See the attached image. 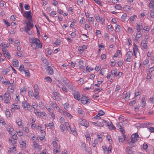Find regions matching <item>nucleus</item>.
Segmentation results:
<instances>
[{
  "label": "nucleus",
  "mask_w": 154,
  "mask_h": 154,
  "mask_svg": "<svg viewBox=\"0 0 154 154\" xmlns=\"http://www.w3.org/2000/svg\"><path fill=\"white\" fill-rule=\"evenodd\" d=\"M31 46L33 48L35 49L38 48H42V45L40 43L39 40L38 39L36 38L33 39L32 40Z\"/></svg>",
  "instance_id": "f257e3e1"
},
{
  "label": "nucleus",
  "mask_w": 154,
  "mask_h": 154,
  "mask_svg": "<svg viewBox=\"0 0 154 154\" xmlns=\"http://www.w3.org/2000/svg\"><path fill=\"white\" fill-rule=\"evenodd\" d=\"M22 13H23V16L25 17L28 20H31V19H32V17L31 14V11H24Z\"/></svg>",
  "instance_id": "f03ea898"
},
{
  "label": "nucleus",
  "mask_w": 154,
  "mask_h": 154,
  "mask_svg": "<svg viewBox=\"0 0 154 154\" xmlns=\"http://www.w3.org/2000/svg\"><path fill=\"white\" fill-rule=\"evenodd\" d=\"M138 137L139 135L137 133H135L131 135V141L130 143H134L136 142L137 141Z\"/></svg>",
  "instance_id": "7ed1b4c3"
},
{
  "label": "nucleus",
  "mask_w": 154,
  "mask_h": 154,
  "mask_svg": "<svg viewBox=\"0 0 154 154\" xmlns=\"http://www.w3.org/2000/svg\"><path fill=\"white\" fill-rule=\"evenodd\" d=\"M4 98H6L5 100V102L6 103H9L11 98L9 93L8 92L5 93L4 94Z\"/></svg>",
  "instance_id": "20e7f679"
},
{
  "label": "nucleus",
  "mask_w": 154,
  "mask_h": 154,
  "mask_svg": "<svg viewBox=\"0 0 154 154\" xmlns=\"http://www.w3.org/2000/svg\"><path fill=\"white\" fill-rule=\"evenodd\" d=\"M79 123L80 125L85 126L86 127H88L89 126L88 123L84 119H80L79 120Z\"/></svg>",
  "instance_id": "39448f33"
},
{
  "label": "nucleus",
  "mask_w": 154,
  "mask_h": 154,
  "mask_svg": "<svg viewBox=\"0 0 154 154\" xmlns=\"http://www.w3.org/2000/svg\"><path fill=\"white\" fill-rule=\"evenodd\" d=\"M2 51L5 57L8 59H9L11 58V56L9 53V52L6 49L3 48L2 49Z\"/></svg>",
  "instance_id": "423d86ee"
},
{
  "label": "nucleus",
  "mask_w": 154,
  "mask_h": 154,
  "mask_svg": "<svg viewBox=\"0 0 154 154\" xmlns=\"http://www.w3.org/2000/svg\"><path fill=\"white\" fill-rule=\"evenodd\" d=\"M147 42L145 39H143L141 42V46L143 49H146L148 47Z\"/></svg>",
  "instance_id": "0eeeda50"
},
{
  "label": "nucleus",
  "mask_w": 154,
  "mask_h": 154,
  "mask_svg": "<svg viewBox=\"0 0 154 154\" xmlns=\"http://www.w3.org/2000/svg\"><path fill=\"white\" fill-rule=\"evenodd\" d=\"M45 68L48 72L49 74L52 75L53 74V69L51 67L48 65H46Z\"/></svg>",
  "instance_id": "6e6552de"
},
{
  "label": "nucleus",
  "mask_w": 154,
  "mask_h": 154,
  "mask_svg": "<svg viewBox=\"0 0 154 154\" xmlns=\"http://www.w3.org/2000/svg\"><path fill=\"white\" fill-rule=\"evenodd\" d=\"M88 97H86L85 96L82 95L81 100V103L83 104L86 103L88 102L87 100H88Z\"/></svg>",
  "instance_id": "1a4fd4ad"
},
{
  "label": "nucleus",
  "mask_w": 154,
  "mask_h": 154,
  "mask_svg": "<svg viewBox=\"0 0 154 154\" xmlns=\"http://www.w3.org/2000/svg\"><path fill=\"white\" fill-rule=\"evenodd\" d=\"M74 97L75 99L79 101L80 99V96L78 92L76 91L73 94Z\"/></svg>",
  "instance_id": "9d476101"
},
{
  "label": "nucleus",
  "mask_w": 154,
  "mask_h": 154,
  "mask_svg": "<svg viewBox=\"0 0 154 154\" xmlns=\"http://www.w3.org/2000/svg\"><path fill=\"white\" fill-rule=\"evenodd\" d=\"M22 106L24 108H28L30 106L29 103L25 101L22 102Z\"/></svg>",
  "instance_id": "9b49d317"
},
{
  "label": "nucleus",
  "mask_w": 154,
  "mask_h": 154,
  "mask_svg": "<svg viewBox=\"0 0 154 154\" xmlns=\"http://www.w3.org/2000/svg\"><path fill=\"white\" fill-rule=\"evenodd\" d=\"M133 45L134 46V47H133V48L134 54L135 55V56L136 57V51L137 52L139 50L138 49L137 46L135 43Z\"/></svg>",
  "instance_id": "f8f14e48"
},
{
  "label": "nucleus",
  "mask_w": 154,
  "mask_h": 154,
  "mask_svg": "<svg viewBox=\"0 0 154 154\" xmlns=\"http://www.w3.org/2000/svg\"><path fill=\"white\" fill-rule=\"evenodd\" d=\"M32 20H29V21L28 22H26V26H28L29 27L32 28L33 26V25L32 24Z\"/></svg>",
  "instance_id": "ddd939ff"
},
{
  "label": "nucleus",
  "mask_w": 154,
  "mask_h": 154,
  "mask_svg": "<svg viewBox=\"0 0 154 154\" xmlns=\"http://www.w3.org/2000/svg\"><path fill=\"white\" fill-rule=\"evenodd\" d=\"M54 147V152L57 153L60 152V149H59V146H58L57 144L53 146Z\"/></svg>",
  "instance_id": "4468645a"
},
{
  "label": "nucleus",
  "mask_w": 154,
  "mask_h": 154,
  "mask_svg": "<svg viewBox=\"0 0 154 154\" xmlns=\"http://www.w3.org/2000/svg\"><path fill=\"white\" fill-rule=\"evenodd\" d=\"M92 123L94 125L95 124V125L96 126H97L100 127H102L104 125V124L103 123H101V122H93Z\"/></svg>",
  "instance_id": "2eb2a0df"
},
{
  "label": "nucleus",
  "mask_w": 154,
  "mask_h": 154,
  "mask_svg": "<svg viewBox=\"0 0 154 154\" xmlns=\"http://www.w3.org/2000/svg\"><path fill=\"white\" fill-rule=\"evenodd\" d=\"M143 28V26L142 24H137L136 26V29L138 32H140V31Z\"/></svg>",
  "instance_id": "dca6fc26"
},
{
  "label": "nucleus",
  "mask_w": 154,
  "mask_h": 154,
  "mask_svg": "<svg viewBox=\"0 0 154 154\" xmlns=\"http://www.w3.org/2000/svg\"><path fill=\"white\" fill-rule=\"evenodd\" d=\"M146 104L145 98L144 97H143L142 99V100L141 102V107L144 108L146 106Z\"/></svg>",
  "instance_id": "f3484780"
},
{
  "label": "nucleus",
  "mask_w": 154,
  "mask_h": 154,
  "mask_svg": "<svg viewBox=\"0 0 154 154\" xmlns=\"http://www.w3.org/2000/svg\"><path fill=\"white\" fill-rule=\"evenodd\" d=\"M131 148L130 147H128L126 149V152L127 154H132L133 152L131 150Z\"/></svg>",
  "instance_id": "a211bd4d"
},
{
  "label": "nucleus",
  "mask_w": 154,
  "mask_h": 154,
  "mask_svg": "<svg viewBox=\"0 0 154 154\" xmlns=\"http://www.w3.org/2000/svg\"><path fill=\"white\" fill-rule=\"evenodd\" d=\"M13 64L15 67H17L18 66V61L16 59H14L13 60Z\"/></svg>",
  "instance_id": "6ab92c4d"
},
{
  "label": "nucleus",
  "mask_w": 154,
  "mask_h": 154,
  "mask_svg": "<svg viewBox=\"0 0 154 154\" xmlns=\"http://www.w3.org/2000/svg\"><path fill=\"white\" fill-rule=\"evenodd\" d=\"M33 144L35 148L38 149H41V146L38 144V142H33Z\"/></svg>",
  "instance_id": "aec40b11"
},
{
  "label": "nucleus",
  "mask_w": 154,
  "mask_h": 154,
  "mask_svg": "<svg viewBox=\"0 0 154 154\" xmlns=\"http://www.w3.org/2000/svg\"><path fill=\"white\" fill-rule=\"evenodd\" d=\"M31 27H28V26H26L25 27L24 29L25 31L29 35H30L31 34L29 33V31L31 29Z\"/></svg>",
  "instance_id": "412c9836"
},
{
  "label": "nucleus",
  "mask_w": 154,
  "mask_h": 154,
  "mask_svg": "<svg viewBox=\"0 0 154 154\" xmlns=\"http://www.w3.org/2000/svg\"><path fill=\"white\" fill-rule=\"evenodd\" d=\"M10 45L9 43H8L7 44H5L4 43H2L1 45H2V49H3V48L6 49V48L10 46Z\"/></svg>",
  "instance_id": "4be33fe9"
},
{
  "label": "nucleus",
  "mask_w": 154,
  "mask_h": 154,
  "mask_svg": "<svg viewBox=\"0 0 154 154\" xmlns=\"http://www.w3.org/2000/svg\"><path fill=\"white\" fill-rule=\"evenodd\" d=\"M9 142H11L12 146H13L14 144H16L17 143V140L12 139H10V138L9 140Z\"/></svg>",
  "instance_id": "5701e85b"
},
{
  "label": "nucleus",
  "mask_w": 154,
  "mask_h": 154,
  "mask_svg": "<svg viewBox=\"0 0 154 154\" xmlns=\"http://www.w3.org/2000/svg\"><path fill=\"white\" fill-rule=\"evenodd\" d=\"M127 15L126 14H125L122 15L121 17V20L122 21H127Z\"/></svg>",
  "instance_id": "b1692460"
},
{
  "label": "nucleus",
  "mask_w": 154,
  "mask_h": 154,
  "mask_svg": "<svg viewBox=\"0 0 154 154\" xmlns=\"http://www.w3.org/2000/svg\"><path fill=\"white\" fill-rule=\"evenodd\" d=\"M66 85L70 90H73L74 89V87L72 83H69Z\"/></svg>",
  "instance_id": "393cba45"
},
{
  "label": "nucleus",
  "mask_w": 154,
  "mask_h": 154,
  "mask_svg": "<svg viewBox=\"0 0 154 154\" xmlns=\"http://www.w3.org/2000/svg\"><path fill=\"white\" fill-rule=\"evenodd\" d=\"M130 96V93L127 92L126 94L125 97V100H128L129 99V98Z\"/></svg>",
  "instance_id": "a878e982"
},
{
  "label": "nucleus",
  "mask_w": 154,
  "mask_h": 154,
  "mask_svg": "<svg viewBox=\"0 0 154 154\" xmlns=\"http://www.w3.org/2000/svg\"><path fill=\"white\" fill-rule=\"evenodd\" d=\"M103 135L102 134H98L97 135V138L99 139V141L101 142H102V138Z\"/></svg>",
  "instance_id": "bb28decb"
},
{
  "label": "nucleus",
  "mask_w": 154,
  "mask_h": 154,
  "mask_svg": "<svg viewBox=\"0 0 154 154\" xmlns=\"http://www.w3.org/2000/svg\"><path fill=\"white\" fill-rule=\"evenodd\" d=\"M63 82L66 85H67V84H69V80L66 78H64L63 79Z\"/></svg>",
  "instance_id": "cd10ccee"
},
{
  "label": "nucleus",
  "mask_w": 154,
  "mask_h": 154,
  "mask_svg": "<svg viewBox=\"0 0 154 154\" xmlns=\"http://www.w3.org/2000/svg\"><path fill=\"white\" fill-rule=\"evenodd\" d=\"M49 114L51 116L52 118L53 119L55 118V115L53 113V109H50L49 112Z\"/></svg>",
  "instance_id": "c85d7f7f"
},
{
  "label": "nucleus",
  "mask_w": 154,
  "mask_h": 154,
  "mask_svg": "<svg viewBox=\"0 0 154 154\" xmlns=\"http://www.w3.org/2000/svg\"><path fill=\"white\" fill-rule=\"evenodd\" d=\"M16 122L18 126H21L22 122L21 120L20 119H19L17 120L16 121Z\"/></svg>",
  "instance_id": "c756f323"
},
{
  "label": "nucleus",
  "mask_w": 154,
  "mask_h": 154,
  "mask_svg": "<svg viewBox=\"0 0 154 154\" xmlns=\"http://www.w3.org/2000/svg\"><path fill=\"white\" fill-rule=\"evenodd\" d=\"M149 7L151 8H152L154 7V1L150 2L149 5Z\"/></svg>",
  "instance_id": "7c9ffc66"
},
{
  "label": "nucleus",
  "mask_w": 154,
  "mask_h": 154,
  "mask_svg": "<svg viewBox=\"0 0 154 154\" xmlns=\"http://www.w3.org/2000/svg\"><path fill=\"white\" fill-rule=\"evenodd\" d=\"M32 139L33 140V143L34 142H38L39 140L38 138L36 137L33 136L32 138Z\"/></svg>",
  "instance_id": "2f4dec72"
},
{
  "label": "nucleus",
  "mask_w": 154,
  "mask_h": 154,
  "mask_svg": "<svg viewBox=\"0 0 154 154\" xmlns=\"http://www.w3.org/2000/svg\"><path fill=\"white\" fill-rule=\"evenodd\" d=\"M137 18V16L134 15L130 17V20L131 21H133L134 20L136 19Z\"/></svg>",
  "instance_id": "473e14b6"
},
{
  "label": "nucleus",
  "mask_w": 154,
  "mask_h": 154,
  "mask_svg": "<svg viewBox=\"0 0 154 154\" xmlns=\"http://www.w3.org/2000/svg\"><path fill=\"white\" fill-rule=\"evenodd\" d=\"M58 93L57 92H54L53 96V98L54 100H56L57 99V97H58Z\"/></svg>",
  "instance_id": "72a5a7b5"
},
{
  "label": "nucleus",
  "mask_w": 154,
  "mask_h": 154,
  "mask_svg": "<svg viewBox=\"0 0 154 154\" xmlns=\"http://www.w3.org/2000/svg\"><path fill=\"white\" fill-rule=\"evenodd\" d=\"M65 125L66 128L68 130H71V128H70L69 125V124L68 122H65Z\"/></svg>",
  "instance_id": "f704fd0d"
},
{
  "label": "nucleus",
  "mask_w": 154,
  "mask_h": 154,
  "mask_svg": "<svg viewBox=\"0 0 154 154\" xmlns=\"http://www.w3.org/2000/svg\"><path fill=\"white\" fill-rule=\"evenodd\" d=\"M54 125L53 122L50 123L48 125L45 124V126L46 127H49L50 128H51V127H53L54 126Z\"/></svg>",
  "instance_id": "c9c22d12"
},
{
  "label": "nucleus",
  "mask_w": 154,
  "mask_h": 154,
  "mask_svg": "<svg viewBox=\"0 0 154 154\" xmlns=\"http://www.w3.org/2000/svg\"><path fill=\"white\" fill-rule=\"evenodd\" d=\"M133 55L132 52L130 51H128L127 54L126 56L127 57H131Z\"/></svg>",
  "instance_id": "e433bc0d"
},
{
  "label": "nucleus",
  "mask_w": 154,
  "mask_h": 154,
  "mask_svg": "<svg viewBox=\"0 0 154 154\" xmlns=\"http://www.w3.org/2000/svg\"><path fill=\"white\" fill-rule=\"evenodd\" d=\"M63 115L65 116L70 118L72 117V116L69 113L66 112H63Z\"/></svg>",
  "instance_id": "4c0bfd02"
},
{
  "label": "nucleus",
  "mask_w": 154,
  "mask_h": 154,
  "mask_svg": "<svg viewBox=\"0 0 154 154\" xmlns=\"http://www.w3.org/2000/svg\"><path fill=\"white\" fill-rule=\"evenodd\" d=\"M150 12V15L151 17L152 18L154 17V8L151 10Z\"/></svg>",
  "instance_id": "58836bf2"
},
{
  "label": "nucleus",
  "mask_w": 154,
  "mask_h": 154,
  "mask_svg": "<svg viewBox=\"0 0 154 154\" xmlns=\"http://www.w3.org/2000/svg\"><path fill=\"white\" fill-rule=\"evenodd\" d=\"M2 83L3 84L5 85H6L9 84H11L10 82L8 81H2Z\"/></svg>",
  "instance_id": "ea45409f"
},
{
  "label": "nucleus",
  "mask_w": 154,
  "mask_h": 154,
  "mask_svg": "<svg viewBox=\"0 0 154 154\" xmlns=\"http://www.w3.org/2000/svg\"><path fill=\"white\" fill-rule=\"evenodd\" d=\"M97 4L99 5L100 6L102 5V2L99 0H93Z\"/></svg>",
  "instance_id": "a19ab883"
},
{
  "label": "nucleus",
  "mask_w": 154,
  "mask_h": 154,
  "mask_svg": "<svg viewBox=\"0 0 154 154\" xmlns=\"http://www.w3.org/2000/svg\"><path fill=\"white\" fill-rule=\"evenodd\" d=\"M26 76L27 77H29L30 76V74L28 70H25L24 71Z\"/></svg>",
  "instance_id": "79ce46f5"
},
{
  "label": "nucleus",
  "mask_w": 154,
  "mask_h": 154,
  "mask_svg": "<svg viewBox=\"0 0 154 154\" xmlns=\"http://www.w3.org/2000/svg\"><path fill=\"white\" fill-rule=\"evenodd\" d=\"M12 136V137L11 139L17 140L18 139V137L16 134H13Z\"/></svg>",
  "instance_id": "37998d69"
},
{
  "label": "nucleus",
  "mask_w": 154,
  "mask_h": 154,
  "mask_svg": "<svg viewBox=\"0 0 154 154\" xmlns=\"http://www.w3.org/2000/svg\"><path fill=\"white\" fill-rule=\"evenodd\" d=\"M19 6L20 8V9L21 10V13H22L24 12L23 11V4L22 3H20L19 4Z\"/></svg>",
  "instance_id": "c03bdc74"
},
{
  "label": "nucleus",
  "mask_w": 154,
  "mask_h": 154,
  "mask_svg": "<svg viewBox=\"0 0 154 154\" xmlns=\"http://www.w3.org/2000/svg\"><path fill=\"white\" fill-rule=\"evenodd\" d=\"M28 94L29 96H30L32 97L34 95L32 90L29 91Z\"/></svg>",
  "instance_id": "a18cd8bd"
},
{
  "label": "nucleus",
  "mask_w": 154,
  "mask_h": 154,
  "mask_svg": "<svg viewBox=\"0 0 154 154\" xmlns=\"http://www.w3.org/2000/svg\"><path fill=\"white\" fill-rule=\"evenodd\" d=\"M5 114L7 117H8L10 116V112L8 109L6 110Z\"/></svg>",
  "instance_id": "49530a36"
},
{
  "label": "nucleus",
  "mask_w": 154,
  "mask_h": 154,
  "mask_svg": "<svg viewBox=\"0 0 154 154\" xmlns=\"http://www.w3.org/2000/svg\"><path fill=\"white\" fill-rule=\"evenodd\" d=\"M60 129L61 130V132H64L65 129V127L63 124H61L60 125Z\"/></svg>",
  "instance_id": "de8ad7c7"
},
{
  "label": "nucleus",
  "mask_w": 154,
  "mask_h": 154,
  "mask_svg": "<svg viewBox=\"0 0 154 154\" xmlns=\"http://www.w3.org/2000/svg\"><path fill=\"white\" fill-rule=\"evenodd\" d=\"M45 79L47 82H51L52 81L51 78L49 77H46L45 78Z\"/></svg>",
  "instance_id": "09e8293b"
},
{
  "label": "nucleus",
  "mask_w": 154,
  "mask_h": 154,
  "mask_svg": "<svg viewBox=\"0 0 154 154\" xmlns=\"http://www.w3.org/2000/svg\"><path fill=\"white\" fill-rule=\"evenodd\" d=\"M119 128L120 129V130L122 134H124L125 131V130L121 126H120V127H119Z\"/></svg>",
  "instance_id": "8fccbe9b"
},
{
  "label": "nucleus",
  "mask_w": 154,
  "mask_h": 154,
  "mask_svg": "<svg viewBox=\"0 0 154 154\" xmlns=\"http://www.w3.org/2000/svg\"><path fill=\"white\" fill-rule=\"evenodd\" d=\"M19 69L21 72L24 71L25 70L24 69V67L23 65H21L19 67Z\"/></svg>",
  "instance_id": "3c124183"
},
{
  "label": "nucleus",
  "mask_w": 154,
  "mask_h": 154,
  "mask_svg": "<svg viewBox=\"0 0 154 154\" xmlns=\"http://www.w3.org/2000/svg\"><path fill=\"white\" fill-rule=\"evenodd\" d=\"M3 21L5 23V25L8 26H10V23L7 20L5 19H4L3 20Z\"/></svg>",
  "instance_id": "603ef678"
},
{
  "label": "nucleus",
  "mask_w": 154,
  "mask_h": 154,
  "mask_svg": "<svg viewBox=\"0 0 154 154\" xmlns=\"http://www.w3.org/2000/svg\"><path fill=\"white\" fill-rule=\"evenodd\" d=\"M149 60L147 59H146L143 61V64L144 65H146L149 63Z\"/></svg>",
  "instance_id": "864d4df0"
},
{
  "label": "nucleus",
  "mask_w": 154,
  "mask_h": 154,
  "mask_svg": "<svg viewBox=\"0 0 154 154\" xmlns=\"http://www.w3.org/2000/svg\"><path fill=\"white\" fill-rule=\"evenodd\" d=\"M111 74L112 75L115 76L116 75L117 72L116 71L114 70H112L111 71Z\"/></svg>",
  "instance_id": "5fc2aeb1"
},
{
  "label": "nucleus",
  "mask_w": 154,
  "mask_h": 154,
  "mask_svg": "<svg viewBox=\"0 0 154 154\" xmlns=\"http://www.w3.org/2000/svg\"><path fill=\"white\" fill-rule=\"evenodd\" d=\"M24 8L26 10H28L30 8V6L29 5L25 4L24 6Z\"/></svg>",
  "instance_id": "6e6d98bb"
},
{
  "label": "nucleus",
  "mask_w": 154,
  "mask_h": 154,
  "mask_svg": "<svg viewBox=\"0 0 154 154\" xmlns=\"http://www.w3.org/2000/svg\"><path fill=\"white\" fill-rule=\"evenodd\" d=\"M10 71V70L8 69H4L3 70V72L5 73V74H6L8 73V72Z\"/></svg>",
  "instance_id": "4d7b16f0"
},
{
  "label": "nucleus",
  "mask_w": 154,
  "mask_h": 154,
  "mask_svg": "<svg viewBox=\"0 0 154 154\" xmlns=\"http://www.w3.org/2000/svg\"><path fill=\"white\" fill-rule=\"evenodd\" d=\"M61 41L60 40L57 39L56 40V41L54 42V44H55L57 45H60Z\"/></svg>",
  "instance_id": "13d9d810"
},
{
  "label": "nucleus",
  "mask_w": 154,
  "mask_h": 154,
  "mask_svg": "<svg viewBox=\"0 0 154 154\" xmlns=\"http://www.w3.org/2000/svg\"><path fill=\"white\" fill-rule=\"evenodd\" d=\"M34 112L37 116H41V115L40 112L37 111V110H36V111L34 110Z\"/></svg>",
  "instance_id": "bf43d9fd"
},
{
  "label": "nucleus",
  "mask_w": 154,
  "mask_h": 154,
  "mask_svg": "<svg viewBox=\"0 0 154 154\" xmlns=\"http://www.w3.org/2000/svg\"><path fill=\"white\" fill-rule=\"evenodd\" d=\"M121 27L119 25H117L116 27V32H119L120 31V28Z\"/></svg>",
  "instance_id": "052dcab7"
},
{
  "label": "nucleus",
  "mask_w": 154,
  "mask_h": 154,
  "mask_svg": "<svg viewBox=\"0 0 154 154\" xmlns=\"http://www.w3.org/2000/svg\"><path fill=\"white\" fill-rule=\"evenodd\" d=\"M62 91H64L66 92H67L68 90L67 88L65 86H63L62 88Z\"/></svg>",
  "instance_id": "680f3d73"
},
{
  "label": "nucleus",
  "mask_w": 154,
  "mask_h": 154,
  "mask_svg": "<svg viewBox=\"0 0 154 154\" xmlns=\"http://www.w3.org/2000/svg\"><path fill=\"white\" fill-rule=\"evenodd\" d=\"M118 138L119 141L120 142H121V143H122L124 141V140H125L123 138L120 136L118 137Z\"/></svg>",
  "instance_id": "e2e57ef3"
},
{
  "label": "nucleus",
  "mask_w": 154,
  "mask_h": 154,
  "mask_svg": "<svg viewBox=\"0 0 154 154\" xmlns=\"http://www.w3.org/2000/svg\"><path fill=\"white\" fill-rule=\"evenodd\" d=\"M80 84L82 85L84 83V80L82 78L78 80Z\"/></svg>",
  "instance_id": "0e129e2a"
},
{
  "label": "nucleus",
  "mask_w": 154,
  "mask_h": 154,
  "mask_svg": "<svg viewBox=\"0 0 154 154\" xmlns=\"http://www.w3.org/2000/svg\"><path fill=\"white\" fill-rule=\"evenodd\" d=\"M104 112L102 110H100L98 113V114L99 116H102L104 115Z\"/></svg>",
  "instance_id": "69168bd1"
},
{
  "label": "nucleus",
  "mask_w": 154,
  "mask_h": 154,
  "mask_svg": "<svg viewBox=\"0 0 154 154\" xmlns=\"http://www.w3.org/2000/svg\"><path fill=\"white\" fill-rule=\"evenodd\" d=\"M56 14V13L55 11H52L50 13V15L51 16L54 17V15Z\"/></svg>",
  "instance_id": "338daca9"
},
{
  "label": "nucleus",
  "mask_w": 154,
  "mask_h": 154,
  "mask_svg": "<svg viewBox=\"0 0 154 154\" xmlns=\"http://www.w3.org/2000/svg\"><path fill=\"white\" fill-rule=\"evenodd\" d=\"M149 101L151 103H153L154 101V97H151L149 98Z\"/></svg>",
  "instance_id": "774afa93"
}]
</instances>
